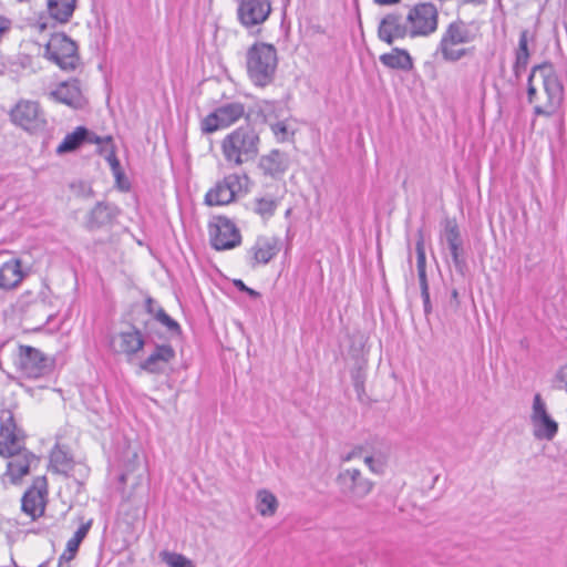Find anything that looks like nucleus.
<instances>
[{"instance_id": "nucleus-12", "label": "nucleus", "mask_w": 567, "mask_h": 567, "mask_svg": "<svg viewBox=\"0 0 567 567\" xmlns=\"http://www.w3.org/2000/svg\"><path fill=\"white\" fill-rule=\"evenodd\" d=\"M24 445L21 431L17 427L11 411H1L0 413V455H13Z\"/></svg>"}, {"instance_id": "nucleus-14", "label": "nucleus", "mask_w": 567, "mask_h": 567, "mask_svg": "<svg viewBox=\"0 0 567 567\" xmlns=\"http://www.w3.org/2000/svg\"><path fill=\"white\" fill-rule=\"evenodd\" d=\"M270 13V0H238L237 17L245 28L262 24Z\"/></svg>"}, {"instance_id": "nucleus-41", "label": "nucleus", "mask_w": 567, "mask_h": 567, "mask_svg": "<svg viewBox=\"0 0 567 567\" xmlns=\"http://www.w3.org/2000/svg\"><path fill=\"white\" fill-rule=\"evenodd\" d=\"M51 462L59 466V471H66L69 468V462L65 457V455L61 451H55L51 455Z\"/></svg>"}, {"instance_id": "nucleus-19", "label": "nucleus", "mask_w": 567, "mask_h": 567, "mask_svg": "<svg viewBox=\"0 0 567 567\" xmlns=\"http://www.w3.org/2000/svg\"><path fill=\"white\" fill-rule=\"evenodd\" d=\"M7 457L10 458L7 464V475L13 483L21 480L39 463V458L24 447H22L20 452H17L13 455H8Z\"/></svg>"}, {"instance_id": "nucleus-17", "label": "nucleus", "mask_w": 567, "mask_h": 567, "mask_svg": "<svg viewBox=\"0 0 567 567\" xmlns=\"http://www.w3.org/2000/svg\"><path fill=\"white\" fill-rule=\"evenodd\" d=\"M280 250V240L274 236L258 237L248 250L249 262L252 267L268 264Z\"/></svg>"}, {"instance_id": "nucleus-16", "label": "nucleus", "mask_w": 567, "mask_h": 567, "mask_svg": "<svg viewBox=\"0 0 567 567\" xmlns=\"http://www.w3.org/2000/svg\"><path fill=\"white\" fill-rule=\"evenodd\" d=\"M353 460L362 461L372 473L382 474L388 463V453L381 449L359 445L353 447L346 456H343V461L346 462Z\"/></svg>"}, {"instance_id": "nucleus-24", "label": "nucleus", "mask_w": 567, "mask_h": 567, "mask_svg": "<svg viewBox=\"0 0 567 567\" xmlns=\"http://www.w3.org/2000/svg\"><path fill=\"white\" fill-rule=\"evenodd\" d=\"M25 277L22 264L19 259H10L0 266V289H16Z\"/></svg>"}, {"instance_id": "nucleus-22", "label": "nucleus", "mask_w": 567, "mask_h": 567, "mask_svg": "<svg viewBox=\"0 0 567 567\" xmlns=\"http://www.w3.org/2000/svg\"><path fill=\"white\" fill-rule=\"evenodd\" d=\"M111 346L115 352L132 357L143 349L144 339L138 330L132 329L115 334L111 340Z\"/></svg>"}, {"instance_id": "nucleus-3", "label": "nucleus", "mask_w": 567, "mask_h": 567, "mask_svg": "<svg viewBox=\"0 0 567 567\" xmlns=\"http://www.w3.org/2000/svg\"><path fill=\"white\" fill-rule=\"evenodd\" d=\"M476 39V32L465 21L457 19L450 22L441 34L435 55L444 62L455 63L473 54L468 44Z\"/></svg>"}, {"instance_id": "nucleus-4", "label": "nucleus", "mask_w": 567, "mask_h": 567, "mask_svg": "<svg viewBox=\"0 0 567 567\" xmlns=\"http://www.w3.org/2000/svg\"><path fill=\"white\" fill-rule=\"evenodd\" d=\"M246 64L249 79L255 85H268L274 80L278 65L276 48L265 42L252 44L247 51Z\"/></svg>"}, {"instance_id": "nucleus-47", "label": "nucleus", "mask_w": 567, "mask_h": 567, "mask_svg": "<svg viewBox=\"0 0 567 567\" xmlns=\"http://www.w3.org/2000/svg\"><path fill=\"white\" fill-rule=\"evenodd\" d=\"M146 308L150 313L155 316L157 308H155V302L153 301V299L148 298L146 300Z\"/></svg>"}, {"instance_id": "nucleus-45", "label": "nucleus", "mask_w": 567, "mask_h": 567, "mask_svg": "<svg viewBox=\"0 0 567 567\" xmlns=\"http://www.w3.org/2000/svg\"><path fill=\"white\" fill-rule=\"evenodd\" d=\"M234 285L240 290V291H245L247 292L248 295L252 296V297H257L259 293L250 288H248L241 280H235L234 281Z\"/></svg>"}, {"instance_id": "nucleus-25", "label": "nucleus", "mask_w": 567, "mask_h": 567, "mask_svg": "<svg viewBox=\"0 0 567 567\" xmlns=\"http://www.w3.org/2000/svg\"><path fill=\"white\" fill-rule=\"evenodd\" d=\"M116 216V207L104 203H97L89 213L85 226L89 230H94L110 225Z\"/></svg>"}, {"instance_id": "nucleus-6", "label": "nucleus", "mask_w": 567, "mask_h": 567, "mask_svg": "<svg viewBox=\"0 0 567 567\" xmlns=\"http://www.w3.org/2000/svg\"><path fill=\"white\" fill-rule=\"evenodd\" d=\"M45 56L62 70H74L80 56L76 43L64 33L52 34L45 45Z\"/></svg>"}, {"instance_id": "nucleus-23", "label": "nucleus", "mask_w": 567, "mask_h": 567, "mask_svg": "<svg viewBox=\"0 0 567 567\" xmlns=\"http://www.w3.org/2000/svg\"><path fill=\"white\" fill-rule=\"evenodd\" d=\"M84 142L97 144L100 146V153L104 154L105 159L109 162L114 176L116 177L117 182H120L123 173L121 171L120 162L115 155L112 136H99L86 128V136Z\"/></svg>"}, {"instance_id": "nucleus-53", "label": "nucleus", "mask_w": 567, "mask_h": 567, "mask_svg": "<svg viewBox=\"0 0 567 567\" xmlns=\"http://www.w3.org/2000/svg\"><path fill=\"white\" fill-rule=\"evenodd\" d=\"M39 567H45L44 565H40Z\"/></svg>"}, {"instance_id": "nucleus-5", "label": "nucleus", "mask_w": 567, "mask_h": 567, "mask_svg": "<svg viewBox=\"0 0 567 567\" xmlns=\"http://www.w3.org/2000/svg\"><path fill=\"white\" fill-rule=\"evenodd\" d=\"M405 20L410 38H426L437 30L439 10L431 1L419 2L409 9Z\"/></svg>"}, {"instance_id": "nucleus-46", "label": "nucleus", "mask_w": 567, "mask_h": 567, "mask_svg": "<svg viewBox=\"0 0 567 567\" xmlns=\"http://www.w3.org/2000/svg\"><path fill=\"white\" fill-rule=\"evenodd\" d=\"M417 276H419L421 291L427 290L429 284H427V278H426V270H419Z\"/></svg>"}, {"instance_id": "nucleus-32", "label": "nucleus", "mask_w": 567, "mask_h": 567, "mask_svg": "<svg viewBox=\"0 0 567 567\" xmlns=\"http://www.w3.org/2000/svg\"><path fill=\"white\" fill-rule=\"evenodd\" d=\"M86 128L76 127L72 133L66 134L60 145L56 147L58 154H64L75 151L85 140Z\"/></svg>"}, {"instance_id": "nucleus-9", "label": "nucleus", "mask_w": 567, "mask_h": 567, "mask_svg": "<svg viewBox=\"0 0 567 567\" xmlns=\"http://www.w3.org/2000/svg\"><path fill=\"white\" fill-rule=\"evenodd\" d=\"M10 117L13 124L31 133L43 131L47 125L45 114L37 101L20 100Z\"/></svg>"}, {"instance_id": "nucleus-42", "label": "nucleus", "mask_w": 567, "mask_h": 567, "mask_svg": "<svg viewBox=\"0 0 567 567\" xmlns=\"http://www.w3.org/2000/svg\"><path fill=\"white\" fill-rule=\"evenodd\" d=\"M91 525H92L91 519L87 520L86 523L81 524V526L76 529V532L74 533V535L71 538L81 544L82 540L86 537V535L91 528Z\"/></svg>"}, {"instance_id": "nucleus-55", "label": "nucleus", "mask_w": 567, "mask_h": 567, "mask_svg": "<svg viewBox=\"0 0 567 567\" xmlns=\"http://www.w3.org/2000/svg\"><path fill=\"white\" fill-rule=\"evenodd\" d=\"M192 567H195L194 565Z\"/></svg>"}, {"instance_id": "nucleus-35", "label": "nucleus", "mask_w": 567, "mask_h": 567, "mask_svg": "<svg viewBox=\"0 0 567 567\" xmlns=\"http://www.w3.org/2000/svg\"><path fill=\"white\" fill-rule=\"evenodd\" d=\"M443 238L447 246L462 241L458 226L455 220L447 219L444 224Z\"/></svg>"}, {"instance_id": "nucleus-11", "label": "nucleus", "mask_w": 567, "mask_h": 567, "mask_svg": "<svg viewBox=\"0 0 567 567\" xmlns=\"http://www.w3.org/2000/svg\"><path fill=\"white\" fill-rule=\"evenodd\" d=\"M210 244L216 250H227L238 246L241 236L236 225L226 217H216L209 224Z\"/></svg>"}, {"instance_id": "nucleus-49", "label": "nucleus", "mask_w": 567, "mask_h": 567, "mask_svg": "<svg viewBox=\"0 0 567 567\" xmlns=\"http://www.w3.org/2000/svg\"><path fill=\"white\" fill-rule=\"evenodd\" d=\"M485 0H462L463 3H470L474 6L482 4Z\"/></svg>"}, {"instance_id": "nucleus-2", "label": "nucleus", "mask_w": 567, "mask_h": 567, "mask_svg": "<svg viewBox=\"0 0 567 567\" xmlns=\"http://www.w3.org/2000/svg\"><path fill=\"white\" fill-rule=\"evenodd\" d=\"M260 136L250 125L239 126L220 141L223 158L228 167L237 168L255 162L259 155Z\"/></svg>"}, {"instance_id": "nucleus-28", "label": "nucleus", "mask_w": 567, "mask_h": 567, "mask_svg": "<svg viewBox=\"0 0 567 567\" xmlns=\"http://www.w3.org/2000/svg\"><path fill=\"white\" fill-rule=\"evenodd\" d=\"M76 0H48L50 16L59 22H68L75 9Z\"/></svg>"}, {"instance_id": "nucleus-31", "label": "nucleus", "mask_w": 567, "mask_h": 567, "mask_svg": "<svg viewBox=\"0 0 567 567\" xmlns=\"http://www.w3.org/2000/svg\"><path fill=\"white\" fill-rule=\"evenodd\" d=\"M278 507L277 497L267 489H261L256 496V509L261 516H272Z\"/></svg>"}, {"instance_id": "nucleus-29", "label": "nucleus", "mask_w": 567, "mask_h": 567, "mask_svg": "<svg viewBox=\"0 0 567 567\" xmlns=\"http://www.w3.org/2000/svg\"><path fill=\"white\" fill-rule=\"evenodd\" d=\"M532 35L528 30H523L519 34L518 47L516 50L515 71L518 73L527 66L530 51L529 42Z\"/></svg>"}, {"instance_id": "nucleus-34", "label": "nucleus", "mask_w": 567, "mask_h": 567, "mask_svg": "<svg viewBox=\"0 0 567 567\" xmlns=\"http://www.w3.org/2000/svg\"><path fill=\"white\" fill-rule=\"evenodd\" d=\"M158 557L169 567H192L194 565L186 556L169 550H162Z\"/></svg>"}, {"instance_id": "nucleus-8", "label": "nucleus", "mask_w": 567, "mask_h": 567, "mask_svg": "<svg viewBox=\"0 0 567 567\" xmlns=\"http://www.w3.org/2000/svg\"><path fill=\"white\" fill-rule=\"evenodd\" d=\"M243 117H248L245 105L240 102H227L202 120V131L212 134L220 128L229 127Z\"/></svg>"}, {"instance_id": "nucleus-20", "label": "nucleus", "mask_w": 567, "mask_h": 567, "mask_svg": "<svg viewBox=\"0 0 567 567\" xmlns=\"http://www.w3.org/2000/svg\"><path fill=\"white\" fill-rule=\"evenodd\" d=\"M49 95L52 100L72 109H82L85 105V99L81 92L79 82L75 80L59 84Z\"/></svg>"}, {"instance_id": "nucleus-27", "label": "nucleus", "mask_w": 567, "mask_h": 567, "mask_svg": "<svg viewBox=\"0 0 567 567\" xmlns=\"http://www.w3.org/2000/svg\"><path fill=\"white\" fill-rule=\"evenodd\" d=\"M380 62L390 69L410 70L413 66L412 58L403 49H393L389 53L380 55Z\"/></svg>"}, {"instance_id": "nucleus-13", "label": "nucleus", "mask_w": 567, "mask_h": 567, "mask_svg": "<svg viewBox=\"0 0 567 567\" xmlns=\"http://www.w3.org/2000/svg\"><path fill=\"white\" fill-rule=\"evenodd\" d=\"M533 434L536 439L551 441L558 432V424L548 414L540 394H535L530 414Z\"/></svg>"}, {"instance_id": "nucleus-37", "label": "nucleus", "mask_w": 567, "mask_h": 567, "mask_svg": "<svg viewBox=\"0 0 567 567\" xmlns=\"http://www.w3.org/2000/svg\"><path fill=\"white\" fill-rule=\"evenodd\" d=\"M415 250H416V258H417V260H416L417 271L425 270L426 257H425V248H424V238H423V234L421 230L419 231V239L415 245Z\"/></svg>"}, {"instance_id": "nucleus-50", "label": "nucleus", "mask_w": 567, "mask_h": 567, "mask_svg": "<svg viewBox=\"0 0 567 567\" xmlns=\"http://www.w3.org/2000/svg\"><path fill=\"white\" fill-rule=\"evenodd\" d=\"M58 567H69L68 563L65 560H61V557L59 558V565Z\"/></svg>"}, {"instance_id": "nucleus-43", "label": "nucleus", "mask_w": 567, "mask_h": 567, "mask_svg": "<svg viewBox=\"0 0 567 567\" xmlns=\"http://www.w3.org/2000/svg\"><path fill=\"white\" fill-rule=\"evenodd\" d=\"M556 386L567 392V364L556 375Z\"/></svg>"}, {"instance_id": "nucleus-1", "label": "nucleus", "mask_w": 567, "mask_h": 567, "mask_svg": "<svg viewBox=\"0 0 567 567\" xmlns=\"http://www.w3.org/2000/svg\"><path fill=\"white\" fill-rule=\"evenodd\" d=\"M527 97L534 103V113L553 116L564 100V86L549 64L537 65L528 78Z\"/></svg>"}, {"instance_id": "nucleus-39", "label": "nucleus", "mask_w": 567, "mask_h": 567, "mask_svg": "<svg viewBox=\"0 0 567 567\" xmlns=\"http://www.w3.org/2000/svg\"><path fill=\"white\" fill-rule=\"evenodd\" d=\"M155 318L171 331L179 330L178 323L173 320L161 307H157Z\"/></svg>"}, {"instance_id": "nucleus-15", "label": "nucleus", "mask_w": 567, "mask_h": 567, "mask_svg": "<svg viewBox=\"0 0 567 567\" xmlns=\"http://www.w3.org/2000/svg\"><path fill=\"white\" fill-rule=\"evenodd\" d=\"M241 177L230 174L206 194L205 202L209 206L229 204L241 190Z\"/></svg>"}, {"instance_id": "nucleus-21", "label": "nucleus", "mask_w": 567, "mask_h": 567, "mask_svg": "<svg viewBox=\"0 0 567 567\" xmlns=\"http://www.w3.org/2000/svg\"><path fill=\"white\" fill-rule=\"evenodd\" d=\"M174 358L175 350L169 344L156 346L154 351L141 362L140 368L153 374L163 373Z\"/></svg>"}, {"instance_id": "nucleus-33", "label": "nucleus", "mask_w": 567, "mask_h": 567, "mask_svg": "<svg viewBox=\"0 0 567 567\" xmlns=\"http://www.w3.org/2000/svg\"><path fill=\"white\" fill-rule=\"evenodd\" d=\"M279 206V199L274 196H262L255 199L254 210L264 219H269Z\"/></svg>"}, {"instance_id": "nucleus-18", "label": "nucleus", "mask_w": 567, "mask_h": 567, "mask_svg": "<svg viewBox=\"0 0 567 567\" xmlns=\"http://www.w3.org/2000/svg\"><path fill=\"white\" fill-rule=\"evenodd\" d=\"M378 35L380 40L388 44H392L398 39L410 37L406 20L398 14L385 16L380 21Z\"/></svg>"}, {"instance_id": "nucleus-10", "label": "nucleus", "mask_w": 567, "mask_h": 567, "mask_svg": "<svg viewBox=\"0 0 567 567\" xmlns=\"http://www.w3.org/2000/svg\"><path fill=\"white\" fill-rule=\"evenodd\" d=\"M17 365L27 378L38 379L50 372L52 361L35 348L20 346Z\"/></svg>"}, {"instance_id": "nucleus-26", "label": "nucleus", "mask_w": 567, "mask_h": 567, "mask_svg": "<svg viewBox=\"0 0 567 567\" xmlns=\"http://www.w3.org/2000/svg\"><path fill=\"white\" fill-rule=\"evenodd\" d=\"M259 167L265 175L279 176L288 168V159L281 152L274 150L259 159Z\"/></svg>"}, {"instance_id": "nucleus-51", "label": "nucleus", "mask_w": 567, "mask_h": 567, "mask_svg": "<svg viewBox=\"0 0 567 567\" xmlns=\"http://www.w3.org/2000/svg\"><path fill=\"white\" fill-rule=\"evenodd\" d=\"M35 28L39 29V31H43L45 29V23H39Z\"/></svg>"}, {"instance_id": "nucleus-44", "label": "nucleus", "mask_w": 567, "mask_h": 567, "mask_svg": "<svg viewBox=\"0 0 567 567\" xmlns=\"http://www.w3.org/2000/svg\"><path fill=\"white\" fill-rule=\"evenodd\" d=\"M421 297L423 299L424 312H425V315H429L432 311V305H431V300H430V291H429V289L427 290H422L421 291Z\"/></svg>"}, {"instance_id": "nucleus-36", "label": "nucleus", "mask_w": 567, "mask_h": 567, "mask_svg": "<svg viewBox=\"0 0 567 567\" xmlns=\"http://www.w3.org/2000/svg\"><path fill=\"white\" fill-rule=\"evenodd\" d=\"M271 130L280 141H286L293 134V128L287 121H280L271 124Z\"/></svg>"}, {"instance_id": "nucleus-52", "label": "nucleus", "mask_w": 567, "mask_h": 567, "mask_svg": "<svg viewBox=\"0 0 567 567\" xmlns=\"http://www.w3.org/2000/svg\"><path fill=\"white\" fill-rule=\"evenodd\" d=\"M452 296H453L454 298H456V297H457V291H456V290H454V291L452 292Z\"/></svg>"}, {"instance_id": "nucleus-40", "label": "nucleus", "mask_w": 567, "mask_h": 567, "mask_svg": "<svg viewBox=\"0 0 567 567\" xmlns=\"http://www.w3.org/2000/svg\"><path fill=\"white\" fill-rule=\"evenodd\" d=\"M80 547V543L70 538L66 543L65 550L61 555V560H65L66 563L71 561Z\"/></svg>"}, {"instance_id": "nucleus-48", "label": "nucleus", "mask_w": 567, "mask_h": 567, "mask_svg": "<svg viewBox=\"0 0 567 567\" xmlns=\"http://www.w3.org/2000/svg\"><path fill=\"white\" fill-rule=\"evenodd\" d=\"M399 1L400 0H375V2L379 3V4H393V3H396Z\"/></svg>"}, {"instance_id": "nucleus-7", "label": "nucleus", "mask_w": 567, "mask_h": 567, "mask_svg": "<svg viewBox=\"0 0 567 567\" xmlns=\"http://www.w3.org/2000/svg\"><path fill=\"white\" fill-rule=\"evenodd\" d=\"M336 482L341 494L352 503L365 498L374 487V483L365 477L357 467L341 468Z\"/></svg>"}, {"instance_id": "nucleus-54", "label": "nucleus", "mask_w": 567, "mask_h": 567, "mask_svg": "<svg viewBox=\"0 0 567 567\" xmlns=\"http://www.w3.org/2000/svg\"><path fill=\"white\" fill-rule=\"evenodd\" d=\"M115 567H123V566H121V565H117V566H115Z\"/></svg>"}, {"instance_id": "nucleus-38", "label": "nucleus", "mask_w": 567, "mask_h": 567, "mask_svg": "<svg viewBox=\"0 0 567 567\" xmlns=\"http://www.w3.org/2000/svg\"><path fill=\"white\" fill-rule=\"evenodd\" d=\"M450 251H451V255H452V259H453V262L456 267V269H458L460 271L463 270L464 266H465V261L462 257V254H463V243H458V244H453V245H450L447 246Z\"/></svg>"}, {"instance_id": "nucleus-30", "label": "nucleus", "mask_w": 567, "mask_h": 567, "mask_svg": "<svg viewBox=\"0 0 567 567\" xmlns=\"http://www.w3.org/2000/svg\"><path fill=\"white\" fill-rule=\"evenodd\" d=\"M22 511L35 518L43 513V496L40 492L31 489L22 497Z\"/></svg>"}]
</instances>
